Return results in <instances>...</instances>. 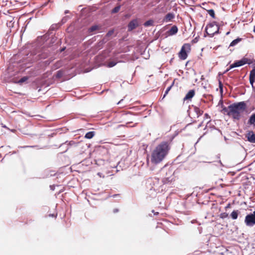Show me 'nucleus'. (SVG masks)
<instances>
[{
	"mask_svg": "<svg viewBox=\"0 0 255 255\" xmlns=\"http://www.w3.org/2000/svg\"><path fill=\"white\" fill-rule=\"evenodd\" d=\"M208 13L213 18H215V14L214 10L212 9H209L207 11Z\"/></svg>",
	"mask_w": 255,
	"mask_h": 255,
	"instance_id": "obj_21",
	"label": "nucleus"
},
{
	"mask_svg": "<svg viewBox=\"0 0 255 255\" xmlns=\"http://www.w3.org/2000/svg\"><path fill=\"white\" fill-rule=\"evenodd\" d=\"M119 211V210L118 209H115L114 210V213H117Z\"/></svg>",
	"mask_w": 255,
	"mask_h": 255,
	"instance_id": "obj_30",
	"label": "nucleus"
},
{
	"mask_svg": "<svg viewBox=\"0 0 255 255\" xmlns=\"http://www.w3.org/2000/svg\"><path fill=\"white\" fill-rule=\"evenodd\" d=\"M205 116H206V117H207L208 114H205Z\"/></svg>",
	"mask_w": 255,
	"mask_h": 255,
	"instance_id": "obj_37",
	"label": "nucleus"
},
{
	"mask_svg": "<svg viewBox=\"0 0 255 255\" xmlns=\"http://www.w3.org/2000/svg\"><path fill=\"white\" fill-rule=\"evenodd\" d=\"M152 212L154 213V215H157L158 214V212L154 213L153 210H152Z\"/></svg>",
	"mask_w": 255,
	"mask_h": 255,
	"instance_id": "obj_33",
	"label": "nucleus"
},
{
	"mask_svg": "<svg viewBox=\"0 0 255 255\" xmlns=\"http://www.w3.org/2000/svg\"><path fill=\"white\" fill-rule=\"evenodd\" d=\"M170 149V144L167 141H163L158 144L151 152V163L154 164L160 163L168 154Z\"/></svg>",
	"mask_w": 255,
	"mask_h": 255,
	"instance_id": "obj_1",
	"label": "nucleus"
},
{
	"mask_svg": "<svg viewBox=\"0 0 255 255\" xmlns=\"http://www.w3.org/2000/svg\"><path fill=\"white\" fill-rule=\"evenodd\" d=\"M245 223L248 227H253L255 225V210L245 217Z\"/></svg>",
	"mask_w": 255,
	"mask_h": 255,
	"instance_id": "obj_5",
	"label": "nucleus"
},
{
	"mask_svg": "<svg viewBox=\"0 0 255 255\" xmlns=\"http://www.w3.org/2000/svg\"><path fill=\"white\" fill-rule=\"evenodd\" d=\"M66 17H64V18H63L62 19V22L63 23H64V22L66 21Z\"/></svg>",
	"mask_w": 255,
	"mask_h": 255,
	"instance_id": "obj_28",
	"label": "nucleus"
},
{
	"mask_svg": "<svg viewBox=\"0 0 255 255\" xmlns=\"http://www.w3.org/2000/svg\"><path fill=\"white\" fill-rule=\"evenodd\" d=\"M194 109L197 117H199V116H201L203 114V111L200 110L198 107H195Z\"/></svg>",
	"mask_w": 255,
	"mask_h": 255,
	"instance_id": "obj_15",
	"label": "nucleus"
},
{
	"mask_svg": "<svg viewBox=\"0 0 255 255\" xmlns=\"http://www.w3.org/2000/svg\"><path fill=\"white\" fill-rule=\"evenodd\" d=\"M178 32V28L176 25H173L171 28L167 31L168 35H173L176 34Z\"/></svg>",
	"mask_w": 255,
	"mask_h": 255,
	"instance_id": "obj_12",
	"label": "nucleus"
},
{
	"mask_svg": "<svg viewBox=\"0 0 255 255\" xmlns=\"http://www.w3.org/2000/svg\"><path fill=\"white\" fill-rule=\"evenodd\" d=\"M219 75H222V74H221L220 73H219Z\"/></svg>",
	"mask_w": 255,
	"mask_h": 255,
	"instance_id": "obj_38",
	"label": "nucleus"
},
{
	"mask_svg": "<svg viewBox=\"0 0 255 255\" xmlns=\"http://www.w3.org/2000/svg\"><path fill=\"white\" fill-rule=\"evenodd\" d=\"M255 123V113L253 114L250 118L249 123L254 124Z\"/></svg>",
	"mask_w": 255,
	"mask_h": 255,
	"instance_id": "obj_18",
	"label": "nucleus"
},
{
	"mask_svg": "<svg viewBox=\"0 0 255 255\" xmlns=\"http://www.w3.org/2000/svg\"><path fill=\"white\" fill-rule=\"evenodd\" d=\"M51 29L52 30L54 29V25H52V26L51 27Z\"/></svg>",
	"mask_w": 255,
	"mask_h": 255,
	"instance_id": "obj_34",
	"label": "nucleus"
},
{
	"mask_svg": "<svg viewBox=\"0 0 255 255\" xmlns=\"http://www.w3.org/2000/svg\"><path fill=\"white\" fill-rule=\"evenodd\" d=\"M247 63L250 64V62H249V59L246 58H244L240 60L235 61L233 64H231L230 66V69L240 67Z\"/></svg>",
	"mask_w": 255,
	"mask_h": 255,
	"instance_id": "obj_6",
	"label": "nucleus"
},
{
	"mask_svg": "<svg viewBox=\"0 0 255 255\" xmlns=\"http://www.w3.org/2000/svg\"><path fill=\"white\" fill-rule=\"evenodd\" d=\"M120 9V6H116L115 7L113 10H112V12L113 13H116V12H117L119 11Z\"/></svg>",
	"mask_w": 255,
	"mask_h": 255,
	"instance_id": "obj_27",
	"label": "nucleus"
},
{
	"mask_svg": "<svg viewBox=\"0 0 255 255\" xmlns=\"http://www.w3.org/2000/svg\"><path fill=\"white\" fill-rule=\"evenodd\" d=\"M153 20L152 19H149L147 21H146L143 24L144 26L145 27L152 26L153 24Z\"/></svg>",
	"mask_w": 255,
	"mask_h": 255,
	"instance_id": "obj_17",
	"label": "nucleus"
},
{
	"mask_svg": "<svg viewBox=\"0 0 255 255\" xmlns=\"http://www.w3.org/2000/svg\"><path fill=\"white\" fill-rule=\"evenodd\" d=\"M138 26V22L136 20H133L131 21L128 25V30H132Z\"/></svg>",
	"mask_w": 255,
	"mask_h": 255,
	"instance_id": "obj_11",
	"label": "nucleus"
},
{
	"mask_svg": "<svg viewBox=\"0 0 255 255\" xmlns=\"http://www.w3.org/2000/svg\"><path fill=\"white\" fill-rule=\"evenodd\" d=\"M172 86V85H171L170 86L168 87L166 89V91H165V93H164V95H163V98H164L166 96V95L168 93V92H169V91L170 90V89H171V88Z\"/></svg>",
	"mask_w": 255,
	"mask_h": 255,
	"instance_id": "obj_25",
	"label": "nucleus"
},
{
	"mask_svg": "<svg viewBox=\"0 0 255 255\" xmlns=\"http://www.w3.org/2000/svg\"><path fill=\"white\" fill-rule=\"evenodd\" d=\"M242 40L240 38H238L232 41V42L230 43V46H234L236 45L237 44H238L240 41H241Z\"/></svg>",
	"mask_w": 255,
	"mask_h": 255,
	"instance_id": "obj_16",
	"label": "nucleus"
},
{
	"mask_svg": "<svg viewBox=\"0 0 255 255\" xmlns=\"http://www.w3.org/2000/svg\"><path fill=\"white\" fill-rule=\"evenodd\" d=\"M64 12L65 13H68L69 12V11L68 10H66Z\"/></svg>",
	"mask_w": 255,
	"mask_h": 255,
	"instance_id": "obj_32",
	"label": "nucleus"
},
{
	"mask_svg": "<svg viewBox=\"0 0 255 255\" xmlns=\"http://www.w3.org/2000/svg\"><path fill=\"white\" fill-rule=\"evenodd\" d=\"M190 44L185 43L183 45L178 54V56L181 60H185L187 57V52L190 50Z\"/></svg>",
	"mask_w": 255,
	"mask_h": 255,
	"instance_id": "obj_4",
	"label": "nucleus"
},
{
	"mask_svg": "<svg viewBox=\"0 0 255 255\" xmlns=\"http://www.w3.org/2000/svg\"><path fill=\"white\" fill-rule=\"evenodd\" d=\"M99 28V26L98 25H93L92 26H91L89 29V32H93L97 29H98Z\"/></svg>",
	"mask_w": 255,
	"mask_h": 255,
	"instance_id": "obj_20",
	"label": "nucleus"
},
{
	"mask_svg": "<svg viewBox=\"0 0 255 255\" xmlns=\"http://www.w3.org/2000/svg\"><path fill=\"white\" fill-rule=\"evenodd\" d=\"M195 95V91L194 90H190L184 98V101L190 100Z\"/></svg>",
	"mask_w": 255,
	"mask_h": 255,
	"instance_id": "obj_10",
	"label": "nucleus"
},
{
	"mask_svg": "<svg viewBox=\"0 0 255 255\" xmlns=\"http://www.w3.org/2000/svg\"><path fill=\"white\" fill-rule=\"evenodd\" d=\"M175 18V14L173 13L169 12L167 13L164 17L163 21L165 22L172 21Z\"/></svg>",
	"mask_w": 255,
	"mask_h": 255,
	"instance_id": "obj_8",
	"label": "nucleus"
},
{
	"mask_svg": "<svg viewBox=\"0 0 255 255\" xmlns=\"http://www.w3.org/2000/svg\"><path fill=\"white\" fill-rule=\"evenodd\" d=\"M117 62H116L114 61H110L108 63V67H113L114 66H115L117 64Z\"/></svg>",
	"mask_w": 255,
	"mask_h": 255,
	"instance_id": "obj_22",
	"label": "nucleus"
},
{
	"mask_svg": "<svg viewBox=\"0 0 255 255\" xmlns=\"http://www.w3.org/2000/svg\"><path fill=\"white\" fill-rule=\"evenodd\" d=\"M239 213L238 210H234L231 214V217L233 220H236L238 218V216Z\"/></svg>",
	"mask_w": 255,
	"mask_h": 255,
	"instance_id": "obj_14",
	"label": "nucleus"
},
{
	"mask_svg": "<svg viewBox=\"0 0 255 255\" xmlns=\"http://www.w3.org/2000/svg\"><path fill=\"white\" fill-rule=\"evenodd\" d=\"M123 101V99H122L121 100H120L118 103L117 104L118 105H120L122 102Z\"/></svg>",
	"mask_w": 255,
	"mask_h": 255,
	"instance_id": "obj_29",
	"label": "nucleus"
},
{
	"mask_svg": "<svg viewBox=\"0 0 255 255\" xmlns=\"http://www.w3.org/2000/svg\"><path fill=\"white\" fill-rule=\"evenodd\" d=\"M98 175L99 176H100V177L101 176V173H100V172H99V173H98Z\"/></svg>",
	"mask_w": 255,
	"mask_h": 255,
	"instance_id": "obj_35",
	"label": "nucleus"
},
{
	"mask_svg": "<svg viewBox=\"0 0 255 255\" xmlns=\"http://www.w3.org/2000/svg\"><path fill=\"white\" fill-rule=\"evenodd\" d=\"M219 216L222 219H225L228 217V214L226 212L222 213L220 214Z\"/></svg>",
	"mask_w": 255,
	"mask_h": 255,
	"instance_id": "obj_23",
	"label": "nucleus"
},
{
	"mask_svg": "<svg viewBox=\"0 0 255 255\" xmlns=\"http://www.w3.org/2000/svg\"><path fill=\"white\" fill-rule=\"evenodd\" d=\"M229 108L231 110L230 114H232V117L235 120H239L241 117V114L247 109V104L245 102H240L234 103L229 105Z\"/></svg>",
	"mask_w": 255,
	"mask_h": 255,
	"instance_id": "obj_2",
	"label": "nucleus"
},
{
	"mask_svg": "<svg viewBox=\"0 0 255 255\" xmlns=\"http://www.w3.org/2000/svg\"><path fill=\"white\" fill-rule=\"evenodd\" d=\"M27 78L26 77H23L21 78L18 82V83H22L27 80Z\"/></svg>",
	"mask_w": 255,
	"mask_h": 255,
	"instance_id": "obj_26",
	"label": "nucleus"
},
{
	"mask_svg": "<svg viewBox=\"0 0 255 255\" xmlns=\"http://www.w3.org/2000/svg\"><path fill=\"white\" fill-rule=\"evenodd\" d=\"M223 111L225 113H226L227 114V115L232 117V114H230V112L231 111V110L229 108V106L228 107V108H226V107L224 108L223 109Z\"/></svg>",
	"mask_w": 255,
	"mask_h": 255,
	"instance_id": "obj_19",
	"label": "nucleus"
},
{
	"mask_svg": "<svg viewBox=\"0 0 255 255\" xmlns=\"http://www.w3.org/2000/svg\"><path fill=\"white\" fill-rule=\"evenodd\" d=\"M250 82L253 88H255L254 85V82H255V69H253L251 71L250 73Z\"/></svg>",
	"mask_w": 255,
	"mask_h": 255,
	"instance_id": "obj_9",
	"label": "nucleus"
},
{
	"mask_svg": "<svg viewBox=\"0 0 255 255\" xmlns=\"http://www.w3.org/2000/svg\"><path fill=\"white\" fill-rule=\"evenodd\" d=\"M231 69L230 68L229 69H227L224 72V74L227 73L228 71H229Z\"/></svg>",
	"mask_w": 255,
	"mask_h": 255,
	"instance_id": "obj_31",
	"label": "nucleus"
},
{
	"mask_svg": "<svg viewBox=\"0 0 255 255\" xmlns=\"http://www.w3.org/2000/svg\"><path fill=\"white\" fill-rule=\"evenodd\" d=\"M246 136L250 142L255 143V133L253 131H249Z\"/></svg>",
	"mask_w": 255,
	"mask_h": 255,
	"instance_id": "obj_7",
	"label": "nucleus"
},
{
	"mask_svg": "<svg viewBox=\"0 0 255 255\" xmlns=\"http://www.w3.org/2000/svg\"><path fill=\"white\" fill-rule=\"evenodd\" d=\"M219 27L215 22L210 23L207 25L205 32L211 37L219 33Z\"/></svg>",
	"mask_w": 255,
	"mask_h": 255,
	"instance_id": "obj_3",
	"label": "nucleus"
},
{
	"mask_svg": "<svg viewBox=\"0 0 255 255\" xmlns=\"http://www.w3.org/2000/svg\"><path fill=\"white\" fill-rule=\"evenodd\" d=\"M95 132L91 131L88 132L85 135V137L87 139H91L95 135Z\"/></svg>",
	"mask_w": 255,
	"mask_h": 255,
	"instance_id": "obj_13",
	"label": "nucleus"
},
{
	"mask_svg": "<svg viewBox=\"0 0 255 255\" xmlns=\"http://www.w3.org/2000/svg\"><path fill=\"white\" fill-rule=\"evenodd\" d=\"M229 206H230V204H229L227 207H229Z\"/></svg>",
	"mask_w": 255,
	"mask_h": 255,
	"instance_id": "obj_39",
	"label": "nucleus"
},
{
	"mask_svg": "<svg viewBox=\"0 0 255 255\" xmlns=\"http://www.w3.org/2000/svg\"><path fill=\"white\" fill-rule=\"evenodd\" d=\"M219 87L221 93H222L223 90V85L222 83V82L220 80H219Z\"/></svg>",
	"mask_w": 255,
	"mask_h": 255,
	"instance_id": "obj_24",
	"label": "nucleus"
},
{
	"mask_svg": "<svg viewBox=\"0 0 255 255\" xmlns=\"http://www.w3.org/2000/svg\"><path fill=\"white\" fill-rule=\"evenodd\" d=\"M254 32H255V26H254Z\"/></svg>",
	"mask_w": 255,
	"mask_h": 255,
	"instance_id": "obj_36",
	"label": "nucleus"
}]
</instances>
